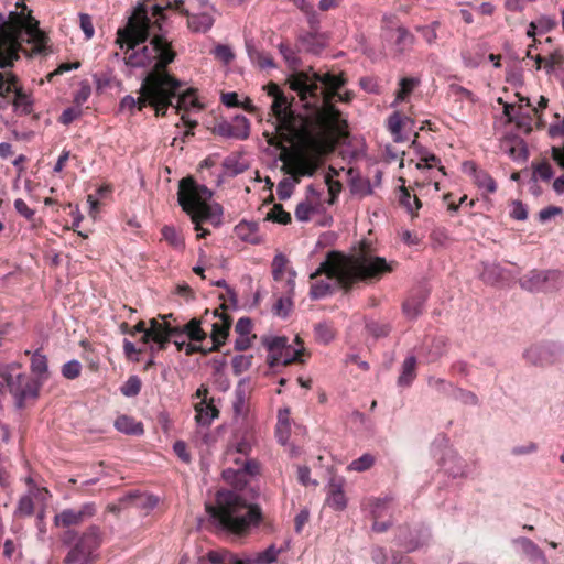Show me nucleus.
Here are the masks:
<instances>
[{
    "label": "nucleus",
    "instance_id": "39",
    "mask_svg": "<svg viewBox=\"0 0 564 564\" xmlns=\"http://www.w3.org/2000/svg\"><path fill=\"white\" fill-rule=\"evenodd\" d=\"M391 501H392L391 498H383V499L372 498V499H369L368 506H369L372 519L373 520L381 519L384 516L386 511L388 510L389 505H390Z\"/></svg>",
    "mask_w": 564,
    "mask_h": 564
},
{
    "label": "nucleus",
    "instance_id": "40",
    "mask_svg": "<svg viewBox=\"0 0 564 564\" xmlns=\"http://www.w3.org/2000/svg\"><path fill=\"white\" fill-rule=\"evenodd\" d=\"M265 219L281 225H288L292 220L291 214L284 210L281 204H274L270 212L267 214Z\"/></svg>",
    "mask_w": 564,
    "mask_h": 564
},
{
    "label": "nucleus",
    "instance_id": "7",
    "mask_svg": "<svg viewBox=\"0 0 564 564\" xmlns=\"http://www.w3.org/2000/svg\"><path fill=\"white\" fill-rule=\"evenodd\" d=\"M207 510L221 529L234 534L247 533L263 519L259 505L247 503L239 495L230 491L219 492L217 505L208 507Z\"/></svg>",
    "mask_w": 564,
    "mask_h": 564
},
{
    "label": "nucleus",
    "instance_id": "9",
    "mask_svg": "<svg viewBox=\"0 0 564 564\" xmlns=\"http://www.w3.org/2000/svg\"><path fill=\"white\" fill-rule=\"evenodd\" d=\"M225 464L223 478L235 489H243L250 479L259 473V464L249 459L247 456H240L237 452L225 453Z\"/></svg>",
    "mask_w": 564,
    "mask_h": 564
},
{
    "label": "nucleus",
    "instance_id": "43",
    "mask_svg": "<svg viewBox=\"0 0 564 564\" xmlns=\"http://www.w3.org/2000/svg\"><path fill=\"white\" fill-rule=\"evenodd\" d=\"M375 460H376V458L373 455L366 453L362 456H360L359 458L352 460L348 465V470L358 471V473L366 471L373 466Z\"/></svg>",
    "mask_w": 564,
    "mask_h": 564
},
{
    "label": "nucleus",
    "instance_id": "1",
    "mask_svg": "<svg viewBox=\"0 0 564 564\" xmlns=\"http://www.w3.org/2000/svg\"><path fill=\"white\" fill-rule=\"evenodd\" d=\"M267 91L273 97L271 112L276 120V135L269 139V144L281 149L280 160L295 181L315 175L334 152L333 135L340 132L337 111L328 104L303 116L293 111V98L289 99L278 84L269 83Z\"/></svg>",
    "mask_w": 564,
    "mask_h": 564
},
{
    "label": "nucleus",
    "instance_id": "4",
    "mask_svg": "<svg viewBox=\"0 0 564 564\" xmlns=\"http://www.w3.org/2000/svg\"><path fill=\"white\" fill-rule=\"evenodd\" d=\"M47 42L24 0H19L7 17L0 13V68L13 67L21 53L28 57L45 54Z\"/></svg>",
    "mask_w": 564,
    "mask_h": 564
},
{
    "label": "nucleus",
    "instance_id": "23",
    "mask_svg": "<svg viewBox=\"0 0 564 564\" xmlns=\"http://www.w3.org/2000/svg\"><path fill=\"white\" fill-rule=\"evenodd\" d=\"M259 225L254 221L242 220L238 225L235 226L236 236L246 242L258 245L260 242V238L258 235Z\"/></svg>",
    "mask_w": 564,
    "mask_h": 564
},
{
    "label": "nucleus",
    "instance_id": "28",
    "mask_svg": "<svg viewBox=\"0 0 564 564\" xmlns=\"http://www.w3.org/2000/svg\"><path fill=\"white\" fill-rule=\"evenodd\" d=\"M246 48L251 62L257 64L260 68L264 69L275 66L271 54L258 50L250 42H246Z\"/></svg>",
    "mask_w": 564,
    "mask_h": 564
},
{
    "label": "nucleus",
    "instance_id": "13",
    "mask_svg": "<svg viewBox=\"0 0 564 564\" xmlns=\"http://www.w3.org/2000/svg\"><path fill=\"white\" fill-rule=\"evenodd\" d=\"M6 383L9 392L14 397L18 408H23L29 400H35L41 386L39 380L25 373L9 375Z\"/></svg>",
    "mask_w": 564,
    "mask_h": 564
},
{
    "label": "nucleus",
    "instance_id": "45",
    "mask_svg": "<svg viewBox=\"0 0 564 564\" xmlns=\"http://www.w3.org/2000/svg\"><path fill=\"white\" fill-rule=\"evenodd\" d=\"M142 387V382L138 376H131L128 380L120 387V391L124 397H135L140 393Z\"/></svg>",
    "mask_w": 564,
    "mask_h": 564
},
{
    "label": "nucleus",
    "instance_id": "14",
    "mask_svg": "<svg viewBox=\"0 0 564 564\" xmlns=\"http://www.w3.org/2000/svg\"><path fill=\"white\" fill-rule=\"evenodd\" d=\"M523 357L534 366H551L564 360V346L555 343L532 345Z\"/></svg>",
    "mask_w": 564,
    "mask_h": 564
},
{
    "label": "nucleus",
    "instance_id": "2",
    "mask_svg": "<svg viewBox=\"0 0 564 564\" xmlns=\"http://www.w3.org/2000/svg\"><path fill=\"white\" fill-rule=\"evenodd\" d=\"M395 262H388L384 258L373 253L371 243L362 240L358 249L350 256L338 251H330L317 270L311 274L310 295L312 299H322L332 292L328 280L335 279L339 286L348 293L359 283H372L381 280L384 274L394 270Z\"/></svg>",
    "mask_w": 564,
    "mask_h": 564
},
{
    "label": "nucleus",
    "instance_id": "51",
    "mask_svg": "<svg viewBox=\"0 0 564 564\" xmlns=\"http://www.w3.org/2000/svg\"><path fill=\"white\" fill-rule=\"evenodd\" d=\"M34 511V502L33 499L25 495L22 496L18 502V507L15 510V516L18 517H29Z\"/></svg>",
    "mask_w": 564,
    "mask_h": 564
},
{
    "label": "nucleus",
    "instance_id": "38",
    "mask_svg": "<svg viewBox=\"0 0 564 564\" xmlns=\"http://www.w3.org/2000/svg\"><path fill=\"white\" fill-rule=\"evenodd\" d=\"M162 238L174 249L184 248L182 235L172 226H163L161 229Z\"/></svg>",
    "mask_w": 564,
    "mask_h": 564
},
{
    "label": "nucleus",
    "instance_id": "6",
    "mask_svg": "<svg viewBox=\"0 0 564 564\" xmlns=\"http://www.w3.org/2000/svg\"><path fill=\"white\" fill-rule=\"evenodd\" d=\"M212 196L213 192L207 186L198 184L193 177L180 181L178 204L195 224L197 239L209 235V231L202 227L203 223H210L215 226L221 223L223 207L219 204H209Z\"/></svg>",
    "mask_w": 564,
    "mask_h": 564
},
{
    "label": "nucleus",
    "instance_id": "47",
    "mask_svg": "<svg viewBox=\"0 0 564 564\" xmlns=\"http://www.w3.org/2000/svg\"><path fill=\"white\" fill-rule=\"evenodd\" d=\"M366 328L375 338L387 337L391 332V326L388 323H380L370 321L366 324Z\"/></svg>",
    "mask_w": 564,
    "mask_h": 564
},
{
    "label": "nucleus",
    "instance_id": "52",
    "mask_svg": "<svg viewBox=\"0 0 564 564\" xmlns=\"http://www.w3.org/2000/svg\"><path fill=\"white\" fill-rule=\"evenodd\" d=\"M82 365L78 360H70L63 365L62 375L66 379L74 380L80 376Z\"/></svg>",
    "mask_w": 564,
    "mask_h": 564
},
{
    "label": "nucleus",
    "instance_id": "48",
    "mask_svg": "<svg viewBox=\"0 0 564 564\" xmlns=\"http://www.w3.org/2000/svg\"><path fill=\"white\" fill-rule=\"evenodd\" d=\"M564 66V54L560 51H554L549 56H546L545 64L543 65V69L550 74L556 68H562Z\"/></svg>",
    "mask_w": 564,
    "mask_h": 564
},
{
    "label": "nucleus",
    "instance_id": "24",
    "mask_svg": "<svg viewBox=\"0 0 564 564\" xmlns=\"http://www.w3.org/2000/svg\"><path fill=\"white\" fill-rule=\"evenodd\" d=\"M327 503L334 510H344L346 508L347 499L343 489L341 481H330L327 495Z\"/></svg>",
    "mask_w": 564,
    "mask_h": 564
},
{
    "label": "nucleus",
    "instance_id": "34",
    "mask_svg": "<svg viewBox=\"0 0 564 564\" xmlns=\"http://www.w3.org/2000/svg\"><path fill=\"white\" fill-rule=\"evenodd\" d=\"M399 202L412 216L417 215V210L422 207V203L417 196H412L409 188L405 186L400 187Z\"/></svg>",
    "mask_w": 564,
    "mask_h": 564
},
{
    "label": "nucleus",
    "instance_id": "25",
    "mask_svg": "<svg viewBox=\"0 0 564 564\" xmlns=\"http://www.w3.org/2000/svg\"><path fill=\"white\" fill-rule=\"evenodd\" d=\"M425 300L426 295L423 292H419L406 299L402 305L404 315L411 319L416 318L423 312Z\"/></svg>",
    "mask_w": 564,
    "mask_h": 564
},
{
    "label": "nucleus",
    "instance_id": "11",
    "mask_svg": "<svg viewBox=\"0 0 564 564\" xmlns=\"http://www.w3.org/2000/svg\"><path fill=\"white\" fill-rule=\"evenodd\" d=\"M11 93H14L12 100L14 110L20 115H30L33 111V101L23 90L18 76L11 70L0 72V97L7 98Z\"/></svg>",
    "mask_w": 564,
    "mask_h": 564
},
{
    "label": "nucleus",
    "instance_id": "30",
    "mask_svg": "<svg viewBox=\"0 0 564 564\" xmlns=\"http://www.w3.org/2000/svg\"><path fill=\"white\" fill-rule=\"evenodd\" d=\"M522 550V552L531 560V561H541L542 564H547L546 557L543 551L530 539L528 538H519L516 540Z\"/></svg>",
    "mask_w": 564,
    "mask_h": 564
},
{
    "label": "nucleus",
    "instance_id": "49",
    "mask_svg": "<svg viewBox=\"0 0 564 564\" xmlns=\"http://www.w3.org/2000/svg\"><path fill=\"white\" fill-rule=\"evenodd\" d=\"M288 263H289L288 258L282 253H279L273 258L272 275L275 281L282 280L284 271L286 270Z\"/></svg>",
    "mask_w": 564,
    "mask_h": 564
},
{
    "label": "nucleus",
    "instance_id": "56",
    "mask_svg": "<svg viewBox=\"0 0 564 564\" xmlns=\"http://www.w3.org/2000/svg\"><path fill=\"white\" fill-rule=\"evenodd\" d=\"M214 55L217 59L229 64L234 58L235 54L228 45L218 44L214 50Z\"/></svg>",
    "mask_w": 564,
    "mask_h": 564
},
{
    "label": "nucleus",
    "instance_id": "31",
    "mask_svg": "<svg viewBox=\"0 0 564 564\" xmlns=\"http://www.w3.org/2000/svg\"><path fill=\"white\" fill-rule=\"evenodd\" d=\"M420 85V80L414 77H403L399 82V89L395 93V99L392 106L405 101L413 90Z\"/></svg>",
    "mask_w": 564,
    "mask_h": 564
},
{
    "label": "nucleus",
    "instance_id": "61",
    "mask_svg": "<svg viewBox=\"0 0 564 564\" xmlns=\"http://www.w3.org/2000/svg\"><path fill=\"white\" fill-rule=\"evenodd\" d=\"M80 29L83 30L85 37L90 40L95 34L91 17L87 13L79 14Z\"/></svg>",
    "mask_w": 564,
    "mask_h": 564
},
{
    "label": "nucleus",
    "instance_id": "16",
    "mask_svg": "<svg viewBox=\"0 0 564 564\" xmlns=\"http://www.w3.org/2000/svg\"><path fill=\"white\" fill-rule=\"evenodd\" d=\"M549 134L551 138L563 139V145L552 147L553 160L564 169V120L560 123L551 124L549 128ZM553 188L557 194L564 193V174L553 182Z\"/></svg>",
    "mask_w": 564,
    "mask_h": 564
},
{
    "label": "nucleus",
    "instance_id": "58",
    "mask_svg": "<svg viewBox=\"0 0 564 564\" xmlns=\"http://www.w3.org/2000/svg\"><path fill=\"white\" fill-rule=\"evenodd\" d=\"M454 398L460 400L465 404L476 405L478 403L477 395L474 392L464 389H455Z\"/></svg>",
    "mask_w": 564,
    "mask_h": 564
},
{
    "label": "nucleus",
    "instance_id": "19",
    "mask_svg": "<svg viewBox=\"0 0 564 564\" xmlns=\"http://www.w3.org/2000/svg\"><path fill=\"white\" fill-rule=\"evenodd\" d=\"M219 317L220 321L213 324L210 335L213 339V346L209 347V351H219L220 347L225 344L229 335L231 318L226 314H221Z\"/></svg>",
    "mask_w": 564,
    "mask_h": 564
},
{
    "label": "nucleus",
    "instance_id": "20",
    "mask_svg": "<svg viewBox=\"0 0 564 564\" xmlns=\"http://www.w3.org/2000/svg\"><path fill=\"white\" fill-rule=\"evenodd\" d=\"M304 348H293L291 345L281 350L279 354H273L268 356V362L270 367H275L279 365L289 366L293 362H302L301 356L304 352Z\"/></svg>",
    "mask_w": 564,
    "mask_h": 564
},
{
    "label": "nucleus",
    "instance_id": "37",
    "mask_svg": "<svg viewBox=\"0 0 564 564\" xmlns=\"http://www.w3.org/2000/svg\"><path fill=\"white\" fill-rule=\"evenodd\" d=\"M416 377V358L414 356H410L405 358L402 364V371L399 377L400 386H409L414 378Z\"/></svg>",
    "mask_w": 564,
    "mask_h": 564
},
{
    "label": "nucleus",
    "instance_id": "60",
    "mask_svg": "<svg viewBox=\"0 0 564 564\" xmlns=\"http://www.w3.org/2000/svg\"><path fill=\"white\" fill-rule=\"evenodd\" d=\"M80 116L82 110L79 107H69L62 112L59 117V122L67 126L72 123L74 120L78 119Z\"/></svg>",
    "mask_w": 564,
    "mask_h": 564
},
{
    "label": "nucleus",
    "instance_id": "33",
    "mask_svg": "<svg viewBox=\"0 0 564 564\" xmlns=\"http://www.w3.org/2000/svg\"><path fill=\"white\" fill-rule=\"evenodd\" d=\"M534 121L536 122V117H534L532 112L527 110L523 104L519 102L517 118L516 120H513L516 126L525 133H530L532 131V126Z\"/></svg>",
    "mask_w": 564,
    "mask_h": 564
},
{
    "label": "nucleus",
    "instance_id": "15",
    "mask_svg": "<svg viewBox=\"0 0 564 564\" xmlns=\"http://www.w3.org/2000/svg\"><path fill=\"white\" fill-rule=\"evenodd\" d=\"M97 513L94 502H86L78 508H66L54 517V525L57 528H70L83 524Z\"/></svg>",
    "mask_w": 564,
    "mask_h": 564
},
{
    "label": "nucleus",
    "instance_id": "27",
    "mask_svg": "<svg viewBox=\"0 0 564 564\" xmlns=\"http://www.w3.org/2000/svg\"><path fill=\"white\" fill-rule=\"evenodd\" d=\"M180 89H181V87L177 88L175 96L172 97V100L174 98H177V102L175 106L176 111H181V110L187 111L191 108L202 109V105L199 104V101L197 99L195 89L189 88L182 94L178 93Z\"/></svg>",
    "mask_w": 564,
    "mask_h": 564
},
{
    "label": "nucleus",
    "instance_id": "54",
    "mask_svg": "<svg viewBox=\"0 0 564 564\" xmlns=\"http://www.w3.org/2000/svg\"><path fill=\"white\" fill-rule=\"evenodd\" d=\"M314 330L316 339L321 343L327 344L334 338V332L327 324L319 323Z\"/></svg>",
    "mask_w": 564,
    "mask_h": 564
},
{
    "label": "nucleus",
    "instance_id": "64",
    "mask_svg": "<svg viewBox=\"0 0 564 564\" xmlns=\"http://www.w3.org/2000/svg\"><path fill=\"white\" fill-rule=\"evenodd\" d=\"M173 451L182 462H191V454L188 453L187 445L184 441H176L173 445Z\"/></svg>",
    "mask_w": 564,
    "mask_h": 564
},
{
    "label": "nucleus",
    "instance_id": "35",
    "mask_svg": "<svg viewBox=\"0 0 564 564\" xmlns=\"http://www.w3.org/2000/svg\"><path fill=\"white\" fill-rule=\"evenodd\" d=\"M173 335H175V330H172V326H169L165 323H160L153 341L156 345V349L160 351L165 350L167 345L171 343Z\"/></svg>",
    "mask_w": 564,
    "mask_h": 564
},
{
    "label": "nucleus",
    "instance_id": "41",
    "mask_svg": "<svg viewBox=\"0 0 564 564\" xmlns=\"http://www.w3.org/2000/svg\"><path fill=\"white\" fill-rule=\"evenodd\" d=\"M234 415L236 419H245L249 412V403L246 398V394L241 391L236 393L235 400L232 402Z\"/></svg>",
    "mask_w": 564,
    "mask_h": 564
},
{
    "label": "nucleus",
    "instance_id": "63",
    "mask_svg": "<svg viewBox=\"0 0 564 564\" xmlns=\"http://www.w3.org/2000/svg\"><path fill=\"white\" fill-rule=\"evenodd\" d=\"M312 213V206L306 202H302L296 206L294 214L297 220L307 221L311 218Z\"/></svg>",
    "mask_w": 564,
    "mask_h": 564
},
{
    "label": "nucleus",
    "instance_id": "46",
    "mask_svg": "<svg viewBox=\"0 0 564 564\" xmlns=\"http://www.w3.org/2000/svg\"><path fill=\"white\" fill-rule=\"evenodd\" d=\"M480 278L487 284H496L502 279V269L497 264L486 265Z\"/></svg>",
    "mask_w": 564,
    "mask_h": 564
},
{
    "label": "nucleus",
    "instance_id": "21",
    "mask_svg": "<svg viewBox=\"0 0 564 564\" xmlns=\"http://www.w3.org/2000/svg\"><path fill=\"white\" fill-rule=\"evenodd\" d=\"M186 18L187 28L194 33H206L213 28L215 23L213 14L208 11L200 13L189 12V15H186Z\"/></svg>",
    "mask_w": 564,
    "mask_h": 564
},
{
    "label": "nucleus",
    "instance_id": "57",
    "mask_svg": "<svg viewBox=\"0 0 564 564\" xmlns=\"http://www.w3.org/2000/svg\"><path fill=\"white\" fill-rule=\"evenodd\" d=\"M234 126V132L235 133H242L245 132V135L243 137H236V139H247L249 137V132H250V124H249V121L246 117H240V116H237L235 118V123H232Z\"/></svg>",
    "mask_w": 564,
    "mask_h": 564
},
{
    "label": "nucleus",
    "instance_id": "18",
    "mask_svg": "<svg viewBox=\"0 0 564 564\" xmlns=\"http://www.w3.org/2000/svg\"><path fill=\"white\" fill-rule=\"evenodd\" d=\"M165 9L176 10L184 17L189 15L188 9L184 8V0L167 1L165 6L153 4L149 13H151V17L155 19L151 22V25L158 31H162V24L166 19L164 13Z\"/></svg>",
    "mask_w": 564,
    "mask_h": 564
},
{
    "label": "nucleus",
    "instance_id": "26",
    "mask_svg": "<svg viewBox=\"0 0 564 564\" xmlns=\"http://www.w3.org/2000/svg\"><path fill=\"white\" fill-rule=\"evenodd\" d=\"M115 427L129 435H141L144 432L142 423L129 415H119L115 421Z\"/></svg>",
    "mask_w": 564,
    "mask_h": 564
},
{
    "label": "nucleus",
    "instance_id": "44",
    "mask_svg": "<svg viewBox=\"0 0 564 564\" xmlns=\"http://www.w3.org/2000/svg\"><path fill=\"white\" fill-rule=\"evenodd\" d=\"M262 343L268 348L269 355H273L288 346V338L285 336L263 337Z\"/></svg>",
    "mask_w": 564,
    "mask_h": 564
},
{
    "label": "nucleus",
    "instance_id": "42",
    "mask_svg": "<svg viewBox=\"0 0 564 564\" xmlns=\"http://www.w3.org/2000/svg\"><path fill=\"white\" fill-rule=\"evenodd\" d=\"M517 97H518V101L520 104H523V106L525 107L527 110H529L530 112L533 113L534 117H536V124H539L540 122V111H542L543 109L546 108L547 106V98H545L544 96H540V100H539V104L538 106H532L531 102H530V99L527 98V97H522L520 96L519 94H517Z\"/></svg>",
    "mask_w": 564,
    "mask_h": 564
},
{
    "label": "nucleus",
    "instance_id": "12",
    "mask_svg": "<svg viewBox=\"0 0 564 564\" xmlns=\"http://www.w3.org/2000/svg\"><path fill=\"white\" fill-rule=\"evenodd\" d=\"M520 284L530 292H554L564 286V274L558 270H533L520 279Z\"/></svg>",
    "mask_w": 564,
    "mask_h": 564
},
{
    "label": "nucleus",
    "instance_id": "10",
    "mask_svg": "<svg viewBox=\"0 0 564 564\" xmlns=\"http://www.w3.org/2000/svg\"><path fill=\"white\" fill-rule=\"evenodd\" d=\"M104 539V532L98 525H89L78 538L75 545L64 558L65 564H76L80 560H89L97 551Z\"/></svg>",
    "mask_w": 564,
    "mask_h": 564
},
{
    "label": "nucleus",
    "instance_id": "8",
    "mask_svg": "<svg viewBox=\"0 0 564 564\" xmlns=\"http://www.w3.org/2000/svg\"><path fill=\"white\" fill-rule=\"evenodd\" d=\"M139 97L126 96L120 101L121 110L132 111L134 108L142 110L147 106L154 109L156 117H164L169 107L173 106L172 97L176 90L161 86L156 76H145L139 89Z\"/></svg>",
    "mask_w": 564,
    "mask_h": 564
},
{
    "label": "nucleus",
    "instance_id": "59",
    "mask_svg": "<svg viewBox=\"0 0 564 564\" xmlns=\"http://www.w3.org/2000/svg\"><path fill=\"white\" fill-rule=\"evenodd\" d=\"M326 184L329 193L328 204L333 205L341 192V184L339 181H334L329 175L326 176Z\"/></svg>",
    "mask_w": 564,
    "mask_h": 564
},
{
    "label": "nucleus",
    "instance_id": "5",
    "mask_svg": "<svg viewBox=\"0 0 564 564\" xmlns=\"http://www.w3.org/2000/svg\"><path fill=\"white\" fill-rule=\"evenodd\" d=\"M290 89L295 91L300 100L304 102L307 109H324L329 104L336 111L338 119V127L340 132L338 135H333L334 150L337 145L349 137L348 121L343 118L340 110L334 105L335 98L339 101L349 104L355 94L351 90H346L340 94V89L347 84V76L344 72L333 74L330 72L319 73L314 72L312 68L307 72L301 70L291 74L288 77Z\"/></svg>",
    "mask_w": 564,
    "mask_h": 564
},
{
    "label": "nucleus",
    "instance_id": "55",
    "mask_svg": "<svg viewBox=\"0 0 564 564\" xmlns=\"http://www.w3.org/2000/svg\"><path fill=\"white\" fill-rule=\"evenodd\" d=\"M397 40L395 44L401 47V50H404L409 46H411L414 43V36L403 26H399L397 29Z\"/></svg>",
    "mask_w": 564,
    "mask_h": 564
},
{
    "label": "nucleus",
    "instance_id": "36",
    "mask_svg": "<svg viewBox=\"0 0 564 564\" xmlns=\"http://www.w3.org/2000/svg\"><path fill=\"white\" fill-rule=\"evenodd\" d=\"M474 183L478 188L484 189L486 193H495L497 189V184L491 175L484 171L477 170L474 167Z\"/></svg>",
    "mask_w": 564,
    "mask_h": 564
},
{
    "label": "nucleus",
    "instance_id": "53",
    "mask_svg": "<svg viewBox=\"0 0 564 564\" xmlns=\"http://www.w3.org/2000/svg\"><path fill=\"white\" fill-rule=\"evenodd\" d=\"M279 550L274 545H270L267 550L257 554L254 562L257 564H271L276 561Z\"/></svg>",
    "mask_w": 564,
    "mask_h": 564
},
{
    "label": "nucleus",
    "instance_id": "3",
    "mask_svg": "<svg viewBox=\"0 0 564 564\" xmlns=\"http://www.w3.org/2000/svg\"><path fill=\"white\" fill-rule=\"evenodd\" d=\"M151 28L153 26L147 6L139 4L129 18L127 25L117 31L116 43L121 48L127 46L128 51H132L124 57L128 66L152 67L147 76L155 75L161 86L177 90L183 84L166 70L167 66L176 58V52L165 36L155 34L149 46L145 45L134 51L139 44L149 39Z\"/></svg>",
    "mask_w": 564,
    "mask_h": 564
},
{
    "label": "nucleus",
    "instance_id": "50",
    "mask_svg": "<svg viewBox=\"0 0 564 564\" xmlns=\"http://www.w3.org/2000/svg\"><path fill=\"white\" fill-rule=\"evenodd\" d=\"M31 370L40 376L47 373V359L40 350H36L31 358Z\"/></svg>",
    "mask_w": 564,
    "mask_h": 564
},
{
    "label": "nucleus",
    "instance_id": "22",
    "mask_svg": "<svg viewBox=\"0 0 564 564\" xmlns=\"http://www.w3.org/2000/svg\"><path fill=\"white\" fill-rule=\"evenodd\" d=\"M214 400L200 401L195 404V420L199 425L208 426L213 420L218 417L219 410L214 405Z\"/></svg>",
    "mask_w": 564,
    "mask_h": 564
},
{
    "label": "nucleus",
    "instance_id": "32",
    "mask_svg": "<svg viewBox=\"0 0 564 564\" xmlns=\"http://www.w3.org/2000/svg\"><path fill=\"white\" fill-rule=\"evenodd\" d=\"M181 332L193 341H202L207 336L203 330L202 322L198 318H192L187 324L181 326Z\"/></svg>",
    "mask_w": 564,
    "mask_h": 564
},
{
    "label": "nucleus",
    "instance_id": "17",
    "mask_svg": "<svg viewBox=\"0 0 564 564\" xmlns=\"http://www.w3.org/2000/svg\"><path fill=\"white\" fill-rule=\"evenodd\" d=\"M446 347L444 336L427 337L421 347V356L427 364L435 362L446 352Z\"/></svg>",
    "mask_w": 564,
    "mask_h": 564
},
{
    "label": "nucleus",
    "instance_id": "29",
    "mask_svg": "<svg viewBox=\"0 0 564 564\" xmlns=\"http://www.w3.org/2000/svg\"><path fill=\"white\" fill-rule=\"evenodd\" d=\"M291 434L290 411L288 409L280 410L278 414V423L275 427V436L278 442L285 444Z\"/></svg>",
    "mask_w": 564,
    "mask_h": 564
},
{
    "label": "nucleus",
    "instance_id": "62",
    "mask_svg": "<svg viewBox=\"0 0 564 564\" xmlns=\"http://www.w3.org/2000/svg\"><path fill=\"white\" fill-rule=\"evenodd\" d=\"M351 192L361 195H368L371 193V187L368 181L356 177L351 180Z\"/></svg>",
    "mask_w": 564,
    "mask_h": 564
}]
</instances>
